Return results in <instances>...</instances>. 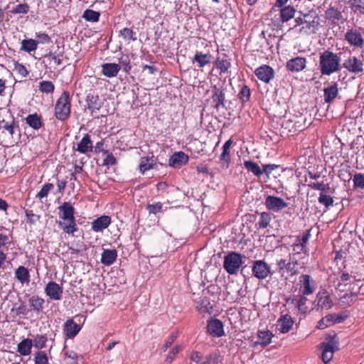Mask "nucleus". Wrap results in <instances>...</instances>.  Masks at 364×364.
<instances>
[{"instance_id":"obj_1","label":"nucleus","mask_w":364,"mask_h":364,"mask_svg":"<svg viewBox=\"0 0 364 364\" xmlns=\"http://www.w3.org/2000/svg\"><path fill=\"white\" fill-rule=\"evenodd\" d=\"M21 138V131L18 123L14 119L11 122L4 119L0 121V144L4 147H11L18 143Z\"/></svg>"},{"instance_id":"obj_2","label":"nucleus","mask_w":364,"mask_h":364,"mask_svg":"<svg viewBox=\"0 0 364 364\" xmlns=\"http://www.w3.org/2000/svg\"><path fill=\"white\" fill-rule=\"evenodd\" d=\"M59 210V218L62 220L59 221L63 232L68 235H72L77 231L78 228L75 217V208L70 202H64L58 208Z\"/></svg>"},{"instance_id":"obj_3","label":"nucleus","mask_w":364,"mask_h":364,"mask_svg":"<svg viewBox=\"0 0 364 364\" xmlns=\"http://www.w3.org/2000/svg\"><path fill=\"white\" fill-rule=\"evenodd\" d=\"M341 58L338 53L326 50L319 55L318 70L321 75H331L341 70Z\"/></svg>"},{"instance_id":"obj_4","label":"nucleus","mask_w":364,"mask_h":364,"mask_svg":"<svg viewBox=\"0 0 364 364\" xmlns=\"http://www.w3.org/2000/svg\"><path fill=\"white\" fill-rule=\"evenodd\" d=\"M318 19V16L314 12H299V16H298L294 20L295 25L292 29L300 26L299 28V32L300 33L306 35L315 33L318 30V26L319 25Z\"/></svg>"},{"instance_id":"obj_5","label":"nucleus","mask_w":364,"mask_h":364,"mask_svg":"<svg viewBox=\"0 0 364 364\" xmlns=\"http://www.w3.org/2000/svg\"><path fill=\"white\" fill-rule=\"evenodd\" d=\"M71 114V99L68 91H63L54 107V116L61 122L68 120Z\"/></svg>"},{"instance_id":"obj_6","label":"nucleus","mask_w":364,"mask_h":364,"mask_svg":"<svg viewBox=\"0 0 364 364\" xmlns=\"http://www.w3.org/2000/svg\"><path fill=\"white\" fill-rule=\"evenodd\" d=\"M252 274L259 279L263 280L273 274L271 266L264 259H258L252 262Z\"/></svg>"},{"instance_id":"obj_7","label":"nucleus","mask_w":364,"mask_h":364,"mask_svg":"<svg viewBox=\"0 0 364 364\" xmlns=\"http://www.w3.org/2000/svg\"><path fill=\"white\" fill-rule=\"evenodd\" d=\"M291 255H289V259L287 260L281 258L277 261V272L283 276L285 272L289 274L290 276L296 275L299 273L297 266L298 262L296 259L291 258Z\"/></svg>"},{"instance_id":"obj_8","label":"nucleus","mask_w":364,"mask_h":364,"mask_svg":"<svg viewBox=\"0 0 364 364\" xmlns=\"http://www.w3.org/2000/svg\"><path fill=\"white\" fill-rule=\"evenodd\" d=\"M343 68L346 69L349 73L358 74L364 71V63L359 58L350 55L344 60Z\"/></svg>"},{"instance_id":"obj_9","label":"nucleus","mask_w":364,"mask_h":364,"mask_svg":"<svg viewBox=\"0 0 364 364\" xmlns=\"http://www.w3.org/2000/svg\"><path fill=\"white\" fill-rule=\"evenodd\" d=\"M264 205L267 210L275 213L279 212L288 206V203L284 199L274 196H267Z\"/></svg>"},{"instance_id":"obj_10","label":"nucleus","mask_w":364,"mask_h":364,"mask_svg":"<svg viewBox=\"0 0 364 364\" xmlns=\"http://www.w3.org/2000/svg\"><path fill=\"white\" fill-rule=\"evenodd\" d=\"M344 40L353 47L362 48L364 43V38L361 33L355 28L348 29L344 36Z\"/></svg>"},{"instance_id":"obj_11","label":"nucleus","mask_w":364,"mask_h":364,"mask_svg":"<svg viewBox=\"0 0 364 364\" xmlns=\"http://www.w3.org/2000/svg\"><path fill=\"white\" fill-rule=\"evenodd\" d=\"M85 102L86 107L89 109L92 116L98 113L103 104L98 94L95 92H90L86 96Z\"/></svg>"},{"instance_id":"obj_12","label":"nucleus","mask_w":364,"mask_h":364,"mask_svg":"<svg viewBox=\"0 0 364 364\" xmlns=\"http://www.w3.org/2000/svg\"><path fill=\"white\" fill-rule=\"evenodd\" d=\"M310 236V230H307L303 232L301 236H297L296 237V241L292 245L293 251L295 252L296 254L306 253V246Z\"/></svg>"},{"instance_id":"obj_13","label":"nucleus","mask_w":364,"mask_h":364,"mask_svg":"<svg viewBox=\"0 0 364 364\" xmlns=\"http://www.w3.org/2000/svg\"><path fill=\"white\" fill-rule=\"evenodd\" d=\"M300 291L303 295L314 294L316 289V282L309 274H301L299 277Z\"/></svg>"},{"instance_id":"obj_14","label":"nucleus","mask_w":364,"mask_h":364,"mask_svg":"<svg viewBox=\"0 0 364 364\" xmlns=\"http://www.w3.org/2000/svg\"><path fill=\"white\" fill-rule=\"evenodd\" d=\"M254 73L259 80L265 83H269L274 77V69L267 65H262L256 68Z\"/></svg>"},{"instance_id":"obj_15","label":"nucleus","mask_w":364,"mask_h":364,"mask_svg":"<svg viewBox=\"0 0 364 364\" xmlns=\"http://www.w3.org/2000/svg\"><path fill=\"white\" fill-rule=\"evenodd\" d=\"M243 256L236 252H229V274L238 272L242 264Z\"/></svg>"},{"instance_id":"obj_16","label":"nucleus","mask_w":364,"mask_h":364,"mask_svg":"<svg viewBox=\"0 0 364 364\" xmlns=\"http://www.w3.org/2000/svg\"><path fill=\"white\" fill-rule=\"evenodd\" d=\"M189 157L183 151L174 152L168 159V165L173 168H181L188 163Z\"/></svg>"},{"instance_id":"obj_17","label":"nucleus","mask_w":364,"mask_h":364,"mask_svg":"<svg viewBox=\"0 0 364 364\" xmlns=\"http://www.w3.org/2000/svg\"><path fill=\"white\" fill-rule=\"evenodd\" d=\"M306 66V59L304 57H296L289 60L287 62L286 68L287 70L293 73L302 71Z\"/></svg>"},{"instance_id":"obj_18","label":"nucleus","mask_w":364,"mask_h":364,"mask_svg":"<svg viewBox=\"0 0 364 364\" xmlns=\"http://www.w3.org/2000/svg\"><path fill=\"white\" fill-rule=\"evenodd\" d=\"M94 146L91 137L88 134H85L82 139L77 144V146H73L74 151L80 154H87L92 151Z\"/></svg>"},{"instance_id":"obj_19","label":"nucleus","mask_w":364,"mask_h":364,"mask_svg":"<svg viewBox=\"0 0 364 364\" xmlns=\"http://www.w3.org/2000/svg\"><path fill=\"white\" fill-rule=\"evenodd\" d=\"M294 323V320L289 314L282 315L277 320V329L282 333H287L291 331Z\"/></svg>"},{"instance_id":"obj_20","label":"nucleus","mask_w":364,"mask_h":364,"mask_svg":"<svg viewBox=\"0 0 364 364\" xmlns=\"http://www.w3.org/2000/svg\"><path fill=\"white\" fill-rule=\"evenodd\" d=\"M81 330V326L77 324L73 319H68L63 325V331L68 338H75Z\"/></svg>"},{"instance_id":"obj_21","label":"nucleus","mask_w":364,"mask_h":364,"mask_svg":"<svg viewBox=\"0 0 364 364\" xmlns=\"http://www.w3.org/2000/svg\"><path fill=\"white\" fill-rule=\"evenodd\" d=\"M112 219L109 215H102L91 223L92 230L94 232H102L111 224Z\"/></svg>"},{"instance_id":"obj_22","label":"nucleus","mask_w":364,"mask_h":364,"mask_svg":"<svg viewBox=\"0 0 364 364\" xmlns=\"http://www.w3.org/2000/svg\"><path fill=\"white\" fill-rule=\"evenodd\" d=\"M197 309L203 316L211 315L213 314L214 305L211 304L208 297H200V300L197 301Z\"/></svg>"},{"instance_id":"obj_23","label":"nucleus","mask_w":364,"mask_h":364,"mask_svg":"<svg viewBox=\"0 0 364 364\" xmlns=\"http://www.w3.org/2000/svg\"><path fill=\"white\" fill-rule=\"evenodd\" d=\"M26 124L33 130H39L44 126L43 117L38 113L29 114L25 118Z\"/></svg>"},{"instance_id":"obj_24","label":"nucleus","mask_w":364,"mask_h":364,"mask_svg":"<svg viewBox=\"0 0 364 364\" xmlns=\"http://www.w3.org/2000/svg\"><path fill=\"white\" fill-rule=\"evenodd\" d=\"M208 332L214 337H220L224 334L223 324L218 319H211L208 322Z\"/></svg>"},{"instance_id":"obj_25","label":"nucleus","mask_w":364,"mask_h":364,"mask_svg":"<svg viewBox=\"0 0 364 364\" xmlns=\"http://www.w3.org/2000/svg\"><path fill=\"white\" fill-rule=\"evenodd\" d=\"M156 166V159L154 156H143L140 159L139 164V171L144 174L146 171L155 168Z\"/></svg>"},{"instance_id":"obj_26","label":"nucleus","mask_w":364,"mask_h":364,"mask_svg":"<svg viewBox=\"0 0 364 364\" xmlns=\"http://www.w3.org/2000/svg\"><path fill=\"white\" fill-rule=\"evenodd\" d=\"M338 83L333 82L331 85L323 89V100L326 103L332 102L338 96Z\"/></svg>"},{"instance_id":"obj_27","label":"nucleus","mask_w":364,"mask_h":364,"mask_svg":"<svg viewBox=\"0 0 364 364\" xmlns=\"http://www.w3.org/2000/svg\"><path fill=\"white\" fill-rule=\"evenodd\" d=\"M117 257V251L113 250H104L101 256V262L106 266H110L114 263Z\"/></svg>"},{"instance_id":"obj_28","label":"nucleus","mask_w":364,"mask_h":364,"mask_svg":"<svg viewBox=\"0 0 364 364\" xmlns=\"http://www.w3.org/2000/svg\"><path fill=\"white\" fill-rule=\"evenodd\" d=\"M121 67L117 63H105L102 65V73L107 77H116Z\"/></svg>"},{"instance_id":"obj_29","label":"nucleus","mask_w":364,"mask_h":364,"mask_svg":"<svg viewBox=\"0 0 364 364\" xmlns=\"http://www.w3.org/2000/svg\"><path fill=\"white\" fill-rule=\"evenodd\" d=\"M325 17L333 23H336L343 20L342 13L336 8L330 6L325 11Z\"/></svg>"},{"instance_id":"obj_30","label":"nucleus","mask_w":364,"mask_h":364,"mask_svg":"<svg viewBox=\"0 0 364 364\" xmlns=\"http://www.w3.org/2000/svg\"><path fill=\"white\" fill-rule=\"evenodd\" d=\"M193 63H196L199 68L209 65L211 62V56L208 54H203L202 52L196 51L192 59Z\"/></svg>"},{"instance_id":"obj_31","label":"nucleus","mask_w":364,"mask_h":364,"mask_svg":"<svg viewBox=\"0 0 364 364\" xmlns=\"http://www.w3.org/2000/svg\"><path fill=\"white\" fill-rule=\"evenodd\" d=\"M15 277L21 284L29 283L30 274L28 269L23 266H19L15 270Z\"/></svg>"},{"instance_id":"obj_32","label":"nucleus","mask_w":364,"mask_h":364,"mask_svg":"<svg viewBox=\"0 0 364 364\" xmlns=\"http://www.w3.org/2000/svg\"><path fill=\"white\" fill-rule=\"evenodd\" d=\"M273 334L269 331H259L257 333L258 340L255 345H261L263 347L268 346L271 341Z\"/></svg>"},{"instance_id":"obj_33","label":"nucleus","mask_w":364,"mask_h":364,"mask_svg":"<svg viewBox=\"0 0 364 364\" xmlns=\"http://www.w3.org/2000/svg\"><path fill=\"white\" fill-rule=\"evenodd\" d=\"M326 339L327 342L323 343L321 344L322 347H326L333 351L339 349V339L335 333H329Z\"/></svg>"},{"instance_id":"obj_34","label":"nucleus","mask_w":364,"mask_h":364,"mask_svg":"<svg viewBox=\"0 0 364 364\" xmlns=\"http://www.w3.org/2000/svg\"><path fill=\"white\" fill-rule=\"evenodd\" d=\"M46 296H60L63 293V287L55 282H49L45 288Z\"/></svg>"},{"instance_id":"obj_35","label":"nucleus","mask_w":364,"mask_h":364,"mask_svg":"<svg viewBox=\"0 0 364 364\" xmlns=\"http://www.w3.org/2000/svg\"><path fill=\"white\" fill-rule=\"evenodd\" d=\"M33 340L25 338L18 344L17 350L21 355H28L31 353Z\"/></svg>"},{"instance_id":"obj_36","label":"nucleus","mask_w":364,"mask_h":364,"mask_svg":"<svg viewBox=\"0 0 364 364\" xmlns=\"http://www.w3.org/2000/svg\"><path fill=\"white\" fill-rule=\"evenodd\" d=\"M348 316L346 314H331L326 316L324 318L321 319V322L326 321L325 326H329L331 324L341 323Z\"/></svg>"},{"instance_id":"obj_37","label":"nucleus","mask_w":364,"mask_h":364,"mask_svg":"<svg viewBox=\"0 0 364 364\" xmlns=\"http://www.w3.org/2000/svg\"><path fill=\"white\" fill-rule=\"evenodd\" d=\"M296 9L292 6H286L280 10V17L282 22H287L294 18Z\"/></svg>"},{"instance_id":"obj_38","label":"nucleus","mask_w":364,"mask_h":364,"mask_svg":"<svg viewBox=\"0 0 364 364\" xmlns=\"http://www.w3.org/2000/svg\"><path fill=\"white\" fill-rule=\"evenodd\" d=\"M38 42L32 38L23 39L21 41V50L31 53L35 51L38 48Z\"/></svg>"},{"instance_id":"obj_39","label":"nucleus","mask_w":364,"mask_h":364,"mask_svg":"<svg viewBox=\"0 0 364 364\" xmlns=\"http://www.w3.org/2000/svg\"><path fill=\"white\" fill-rule=\"evenodd\" d=\"M244 166L248 171L252 172L257 177H260L263 173L260 166L252 161H245Z\"/></svg>"},{"instance_id":"obj_40","label":"nucleus","mask_w":364,"mask_h":364,"mask_svg":"<svg viewBox=\"0 0 364 364\" xmlns=\"http://www.w3.org/2000/svg\"><path fill=\"white\" fill-rule=\"evenodd\" d=\"M351 275L356 280H364V261L358 263L353 267Z\"/></svg>"},{"instance_id":"obj_41","label":"nucleus","mask_w":364,"mask_h":364,"mask_svg":"<svg viewBox=\"0 0 364 364\" xmlns=\"http://www.w3.org/2000/svg\"><path fill=\"white\" fill-rule=\"evenodd\" d=\"M272 220V215L268 212H262L260 214L259 221L257 223L259 229H265L269 225Z\"/></svg>"},{"instance_id":"obj_42","label":"nucleus","mask_w":364,"mask_h":364,"mask_svg":"<svg viewBox=\"0 0 364 364\" xmlns=\"http://www.w3.org/2000/svg\"><path fill=\"white\" fill-rule=\"evenodd\" d=\"M215 67L220 70V73H225L228 70V60L225 53H218L215 61Z\"/></svg>"},{"instance_id":"obj_43","label":"nucleus","mask_w":364,"mask_h":364,"mask_svg":"<svg viewBox=\"0 0 364 364\" xmlns=\"http://www.w3.org/2000/svg\"><path fill=\"white\" fill-rule=\"evenodd\" d=\"M119 36L122 37L125 41L129 43L130 41H134L136 40L135 33L132 28H124L119 31Z\"/></svg>"},{"instance_id":"obj_44","label":"nucleus","mask_w":364,"mask_h":364,"mask_svg":"<svg viewBox=\"0 0 364 364\" xmlns=\"http://www.w3.org/2000/svg\"><path fill=\"white\" fill-rule=\"evenodd\" d=\"M100 16V12L95 11L92 9H86L82 14V18H85L86 21L90 22L99 21Z\"/></svg>"},{"instance_id":"obj_45","label":"nucleus","mask_w":364,"mask_h":364,"mask_svg":"<svg viewBox=\"0 0 364 364\" xmlns=\"http://www.w3.org/2000/svg\"><path fill=\"white\" fill-rule=\"evenodd\" d=\"M54 84L49 80H43L39 82V90L41 92L50 94L54 92Z\"/></svg>"},{"instance_id":"obj_46","label":"nucleus","mask_w":364,"mask_h":364,"mask_svg":"<svg viewBox=\"0 0 364 364\" xmlns=\"http://www.w3.org/2000/svg\"><path fill=\"white\" fill-rule=\"evenodd\" d=\"M318 201L320 204L323 205L326 208L332 206L333 204V198L332 196L327 195L326 193H320Z\"/></svg>"},{"instance_id":"obj_47","label":"nucleus","mask_w":364,"mask_h":364,"mask_svg":"<svg viewBox=\"0 0 364 364\" xmlns=\"http://www.w3.org/2000/svg\"><path fill=\"white\" fill-rule=\"evenodd\" d=\"M213 102L215 103V107L218 112H220V109H223L225 107V95L220 92H216L213 97Z\"/></svg>"},{"instance_id":"obj_48","label":"nucleus","mask_w":364,"mask_h":364,"mask_svg":"<svg viewBox=\"0 0 364 364\" xmlns=\"http://www.w3.org/2000/svg\"><path fill=\"white\" fill-rule=\"evenodd\" d=\"M65 360L68 364H77L78 355L73 350L64 349Z\"/></svg>"},{"instance_id":"obj_49","label":"nucleus","mask_w":364,"mask_h":364,"mask_svg":"<svg viewBox=\"0 0 364 364\" xmlns=\"http://www.w3.org/2000/svg\"><path fill=\"white\" fill-rule=\"evenodd\" d=\"M54 188V185L51 183H45L40 191L37 193L36 198L41 200L48 196L49 192Z\"/></svg>"},{"instance_id":"obj_50","label":"nucleus","mask_w":364,"mask_h":364,"mask_svg":"<svg viewBox=\"0 0 364 364\" xmlns=\"http://www.w3.org/2000/svg\"><path fill=\"white\" fill-rule=\"evenodd\" d=\"M353 188L357 189L364 188V174L361 173H356L353 178Z\"/></svg>"},{"instance_id":"obj_51","label":"nucleus","mask_w":364,"mask_h":364,"mask_svg":"<svg viewBox=\"0 0 364 364\" xmlns=\"http://www.w3.org/2000/svg\"><path fill=\"white\" fill-rule=\"evenodd\" d=\"M308 186L313 190L320 191L321 193H326L330 188L329 184L323 182H311L308 184Z\"/></svg>"},{"instance_id":"obj_52","label":"nucleus","mask_w":364,"mask_h":364,"mask_svg":"<svg viewBox=\"0 0 364 364\" xmlns=\"http://www.w3.org/2000/svg\"><path fill=\"white\" fill-rule=\"evenodd\" d=\"M47 340L46 335H37L33 341V345L38 349L43 348L46 346Z\"/></svg>"},{"instance_id":"obj_53","label":"nucleus","mask_w":364,"mask_h":364,"mask_svg":"<svg viewBox=\"0 0 364 364\" xmlns=\"http://www.w3.org/2000/svg\"><path fill=\"white\" fill-rule=\"evenodd\" d=\"M11 243V237L0 233V251L7 250Z\"/></svg>"},{"instance_id":"obj_54","label":"nucleus","mask_w":364,"mask_h":364,"mask_svg":"<svg viewBox=\"0 0 364 364\" xmlns=\"http://www.w3.org/2000/svg\"><path fill=\"white\" fill-rule=\"evenodd\" d=\"M29 302L33 310L39 311L43 309L44 300L41 297H31Z\"/></svg>"},{"instance_id":"obj_55","label":"nucleus","mask_w":364,"mask_h":364,"mask_svg":"<svg viewBox=\"0 0 364 364\" xmlns=\"http://www.w3.org/2000/svg\"><path fill=\"white\" fill-rule=\"evenodd\" d=\"M163 204L161 202H156L153 204H148L146 205V210L149 214H157L162 211Z\"/></svg>"},{"instance_id":"obj_56","label":"nucleus","mask_w":364,"mask_h":364,"mask_svg":"<svg viewBox=\"0 0 364 364\" xmlns=\"http://www.w3.org/2000/svg\"><path fill=\"white\" fill-rule=\"evenodd\" d=\"M238 97L242 102H246L249 101L250 97V90L248 86H242L238 94Z\"/></svg>"},{"instance_id":"obj_57","label":"nucleus","mask_w":364,"mask_h":364,"mask_svg":"<svg viewBox=\"0 0 364 364\" xmlns=\"http://www.w3.org/2000/svg\"><path fill=\"white\" fill-rule=\"evenodd\" d=\"M220 355L217 353H213L205 355V364H216L221 362Z\"/></svg>"},{"instance_id":"obj_58","label":"nucleus","mask_w":364,"mask_h":364,"mask_svg":"<svg viewBox=\"0 0 364 364\" xmlns=\"http://www.w3.org/2000/svg\"><path fill=\"white\" fill-rule=\"evenodd\" d=\"M29 11V6L24 3V4H18L16 6H14L11 12L12 14H27Z\"/></svg>"},{"instance_id":"obj_59","label":"nucleus","mask_w":364,"mask_h":364,"mask_svg":"<svg viewBox=\"0 0 364 364\" xmlns=\"http://www.w3.org/2000/svg\"><path fill=\"white\" fill-rule=\"evenodd\" d=\"M35 364H48L46 353L44 351H38L35 354Z\"/></svg>"},{"instance_id":"obj_60","label":"nucleus","mask_w":364,"mask_h":364,"mask_svg":"<svg viewBox=\"0 0 364 364\" xmlns=\"http://www.w3.org/2000/svg\"><path fill=\"white\" fill-rule=\"evenodd\" d=\"M180 350L181 346H176L173 348L164 360L165 364H171L174 360L176 355L179 353Z\"/></svg>"},{"instance_id":"obj_61","label":"nucleus","mask_w":364,"mask_h":364,"mask_svg":"<svg viewBox=\"0 0 364 364\" xmlns=\"http://www.w3.org/2000/svg\"><path fill=\"white\" fill-rule=\"evenodd\" d=\"M14 70L23 77H26L28 75V71L26 66L18 62L14 63Z\"/></svg>"},{"instance_id":"obj_62","label":"nucleus","mask_w":364,"mask_h":364,"mask_svg":"<svg viewBox=\"0 0 364 364\" xmlns=\"http://www.w3.org/2000/svg\"><path fill=\"white\" fill-rule=\"evenodd\" d=\"M322 360L324 363H328L332 360L334 351L326 347H322Z\"/></svg>"},{"instance_id":"obj_63","label":"nucleus","mask_w":364,"mask_h":364,"mask_svg":"<svg viewBox=\"0 0 364 364\" xmlns=\"http://www.w3.org/2000/svg\"><path fill=\"white\" fill-rule=\"evenodd\" d=\"M190 359L198 364H205V355L198 351H194L191 354Z\"/></svg>"},{"instance_id":"obj_64","label":"nucleus","mask_w":364,"mask_h":364,"mask_svg":"<svg viewBox=\"0 0 364 364\" xmlns=\"http://www.w3.org/2000/svg\"><path fill=\"white\" fill-rule=\"evenodd\" d=\"M317 303L322 309H330L333 305V302L330 297H318Z\"/></svg>"}]
</instances>
